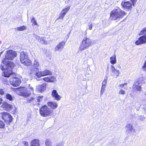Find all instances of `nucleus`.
Returning <instances> with one entry per match:
<instances>
[{"instance_id":"obj_28","label":"nucleus","mask_w":146,"mask_h":146,"mask_svg":"<svg viewBox=\"0 0 146 146\" xmlns=\"http://www.w3.org/2000/svg\"><path fill=\"white\" fill-rule=\"evenodd\" d=\"M39 42L42 44H46L48 43V41L46 40L45 38L44 37H41V38L40 39Z\"/></svg>"},{"instance_id":"obj_17","label":"nucleus","mask_w":146,"mask_h":146,"mask_svg":"<svg viewBox=\"0 0 146 146\" xmlns=\"http://www.w3.org/2000/svg\"><path fill=\"white\" fill-rule=\"evenodd\" d=\"M111 70L112 76L117 77L119 76L120 73L119 70L115 69L114 66H111Z\"/></svg>"},{"instance_id":"obj_30","label":"nucleus","mask_w":146,"mask_h":146,"mask_svg":"<svg viewBox=\"0 0 146 146\" xmlns=\"http://www.w3.org/2000/svg\"><path fill=\"white\" fill-rule=\"evenodd\" d=\"M136 83H137L138 84L142 85L143 83H144L143 78V77H141L139 78Z\"/></svg>"},{"instance_id":"obj_42","label":"nucleus","mask_w":146,"mask_h":146,"mask_svg":"<svg viewBox=\"0 0 146 146\" xmlns=\"http://www.w3.org/2000/svg\"><path fill=\"white\" fill-rule=\"evenodd\" d=\"M88 29L90 30H91L92 28V23H89L88 25Z\"/></svg>"},{"instance_id":"obj_38","label":"nucleus","mask_w":146,"mask_h":146,"mask_svg":"<svg viewBox=\"0 0 146 146\" xmlns=\"http://www.w3.org/2000/svg\"><path fill=\"white\" fill-rule=\"evenodd\" d=\"M5 125L4 123L2 121L0 120V128H3Z\"/></svg>"},{"instance_id":"obj_27","label":"nucleus","mask_w":146,"mask_h":146,"mask_svg":"<svg viewBox=\"0 0 146 146\" xmlns=\"http://www.w3.org/2000/svg\"><path fill=\"white\" fill-rule=\"evenodd\" d=\"M45 145L46 146H52V143L49 139H46L45 140Z\"/></svg>"},{"instance_id":"obj_31","label":"nucleus","mask_w":146,"mask_h":146,"mask_svg":"<svg viewBox=\"0 0 146 146\" xmlns=\"http://www.w3.org/2000/svg\"><path fill=\"white\" fill-rule=\"evenodd\" d=\"M5 98L6 99L10 101H12L13 100L14 97L11 95L9 94H7L5 96Z\"/></svg>"},{"instance_id":"obj_19","label":"nucleus","mask_w":146,"mask_h":146,"mask_svg":"<svg viewBox=\"0 0 146 146\" xmlns=\"http://www.w3.org/2000/svg\"><path fill=\"white\" fill-rule=\"evenodd\" d=\"M51 95L53 98L57 100H59L61 99V97L58 95L57 91L55 90L52 91Z\"/></svg>"},{"instance_id":"obj_6","label":"nucleus","mask_w":146,"mask_h":146,"mask_svg":"<svg viewBox=\"0 0 146 146\" xmlns=\"http://www.w3.org/2000/svg\"><path fill=\"white\" fill-rule=\"evenodd\" d=\"M136 0H127L126 1H123L121 5L123 7L127 9L131 10L132 5H134Z\"/></svg>"},{"instance_id":"obj_40","label":"nucleus","mask_w":146,"mask_h":146,"mask_svg":"<svg viewBox=\"0 0 146 146\" xmlns=\"http://www.w3.org/2000/svg\"><path fill=\"white\" fill-rule=\"evenodd\" d=\"M42 100V96L38 97L37 99V101L39 102L41 101Z\"/></svg>"},{"instance_id":"obj_25","label":"nucleus","mask_w":146,"mask_h":146,"mask_svg":"<svg viewBox=\"0 0 146 146\" xmlns=\"http://www.w3.org/2000/svg\"><path fill=\"white\" fill-rule=\"evenodd\" d=\"M31 146H40L39 141L38 139H35L32 141L31 143Z\"/></svg>"},{"instance_id":"obj_35","label":"nucleus","mask_w":146,"mask_h":146,"mask_svg":"<svg viewBox=\"0 0 146 146\" xmlns=\"http://www.w3.org/2000/svg\"><path fill=\"white\" fill-rule=\"evenodd\" d=\"M106 87L105 86H102L101 89V90L100 92V95H102L103 94L105 90V88Z\"/></svg>"},{"instance_id":"obj_14","label":"nucleus","mask_w":146,"mask_h":146,"mask_svg":"<svg viewBox=\"0 0 146 146\" xmlns=\"http://www.w3.org/2000/svg\"><path fill=\"white\" fill-rule=\"evenodd\" d=\"M40 65L38 62V60L35 59L34 61L33 64V68H31L32 71H35L36 72H38Z\"/></svg>"},{"instance_id":"obj_2","label":"nucleus","mask_w":146,"mask_h":146,"mask_svg":"<svg viewBox=\"0 0 146 146\" xmlns=\"http://www.w3.org/2000/svg\"><path fill=\"white\" fill-rule=\"evenodd\" d=\"M92 45V40L88 38H84L80 46V50L83 51Z\"/></svg>"},{"instance_id":"obj_50","label":"nucleus","mask_w":146,"mask_h":146,"mask_svg":"<svg viewBox=\"0 0 146 146\" xmlns=\"http://www.w3.org/2000/svg\"><path fill=\"white\" fill-rule=\"evenodd\" d=\"M145 96H146V92L145 93Z\"/></svg>"},{"instance_id":"obj_44","label":"nucleus","mask_w":146,"mask_h":146,"mask_svg":"<svg viewBox=\"0 0 146 146\" xmlns=\"http://www.w3.org/2000/svg\"><path fill=\"white\" fill-rule=\"evenodd\" d=\"M139 119L143 121L144 119V117L143 116H141L139 117Z\"/></svg>"},{"instance_id":"obj_34","label":"nucleus","mask_w":146,"mask_h":146,"mask_svg":"<svg viewBox=\"0 0 146 146\" xmlns=\"http://www.w3.org/2000/svg\"><path fill=\"white\" fill-rule=\"evenodd\" d=\"M31 22L32 23V25H37V24L36 23V21L34 17H33L31 21Z\"/></svg>"},{"instance_id":"obj_24","label":"nucleus","mask_w":146,"mask_h":146,"mask_svg":"<svg viewBox=\"0 0 146 146\" xmlns=\"http://www.w3.org/2000/svg\"><path fill=\"white\" fill-rule=\"evenodd\" d=\"M141 85L135 82L133 85V90L135 91H141Z\"/></svg>"},{"instance_id":"obj_8","label":"nucleus","mask_w":146,"mask_h":146,"mask_svg":"<svg viewBox=\"0 0 146 146\" xmlns=\"http://www.w3.org/2000/svg\"><path fill=\"white\" fill-rule=\"evenodd\" d=\"M52 72L50 70H45L43 71H38L35 73V75L38 78L46 76L51 75Z\"/></svg>"},{"instance_id":"obj_46","label":"nucleus","mask_w":146,"mask_h":146,"mask_svg":"<svg viewBox=\"0 0 146 146\" xmlns=\"http://www.w3.org/2000/svg\"><path fill=\"white\" fill-rule=\"evenodd\" d=\"M25 146H28V143L27 142H25Z\"/></svg>"},{"instance_id":"obj_13","label":"nucleus","mask_w":146,"mask_h":146,"mask_svg":"<svg viewBox=\"0 0 146 146\" xmlns=\"http://www.w3.org/2000/svg\"><path fill=\"white\" fill-rule=\"evenodd\" d=\"M1 114L2 115V117L3 119L9 123L11 122L12 117L9 113L3 112L1 113Z\"/></svg>"},{"instance_id":"obj_39","label":"nucleus","mask_w":146,"mask_h":146,"mask_svg":"<svg viewBox=\"0 0 146 146\" xmlns=\"http://www.w3.org/2000/svg\"><path fill=\"white\" fill-rule=\"evenodd\" d=\"M127 84L126 83H124L123 84H120L119 85V88L120 89H122V88H123L125 85H126Z\"/></svg>"},{"instance_id":"obj_9","label":"nucleus","mask_w":146,"mask_h":146,"mask_svg":"<svg viewBox=\"0 0 146 146\" xmlns=\"http://www.w3.org/2000/svg\"><path fill=\"white\" fill-rule=\"evenodd\" d=\"M17 56V53L16 52L12 50H10L7 51L5 56V58L7 60L8 59L11 60L13 59Z\"/></svg>"},{"instance_id":"obj_43","label":"nucleus","mask_w":146,"mask_h":146,"mask_svg":"<svg viewBox=\"0 0 146 146\" xmlns=\"http://www.w3.org/2000/svg\"><path fill=\"white\" fill-rule=\"evenodd\" d=\"M63 144L62 142H59L56 145V146H63Z\"/></svg>"},{"instance_id":"obj_5","label":"nucleus","mask_w":146,"mask_h":146,"mask_svg":"<svg viewBox=\"0 0 146 146\" xmlns=\"http://www.w3.org/2000/svg\"><path fill=\"white\" fill-rule=\"evenodd\" d=\"M2 62L3 64H1L0 68L3 71L7 70L8 68H13L15 66L14 63L9 62L8 60H7L6 59H3Z\"/></svg>"},{"instance_id":"obj_16","label":"nucleus","mask_w":146,"mask_h":146,"mask_svg":"<svg viewBox=\"0 0 146 146\" xmlns=\"http://www.w3.org/2000/svg\"><path fill=\"white\" fill-rule=\"evenodd\" d=\"M45 81L48 82H53L56 81V77L54 76L47 77L42 79Z\"/></svg>"},{"instance_id":"obj_10","label":"nucleus","mask_w":146,"mask_h":146,"mask_svg":"<svg viewBox=\"0 0 146 146\" xmlns=\"http://www.w3.org/2000/svg\"><path fill=\"white\" fill-rule=\"evenodd\" d=\"M9 82L10 84L12 85L15 86H17L20 85L21 81L19 78L14 77L10 78Z\"/></svg>"},{"instance_id":"obj_15","label":"nucleus","mask_w":146,"mask_h":146,"mask_svg":"<svg viewBox=\"0 0 146 146\" xmlns=\"http://www.w3.org/2000/svg\"><path fill=\"white\" fill-rule=\"evenodd\" d=\"M28 58L27 54L24 52H21L20 53V60L22 62H24Z\"/></svg>"},{"instance_id":"obj_48","label":"nucleus","mask_w":146,"mask_h":146,"mask_svg":"<svg viewBox=\"0 0 146 146\" xmlns=\"http://www.w3.org/2000/svg\"><path fill=\"white\" fill-rule=\"evenodd\" d=\"M30 88L31 89V91H32L31 92H33V88H32V87H30Z\"/></svg>"},{"instance_id":"obj_21","label":"nucleus","mask_w":146,"mask_h":146,"mask_svg":"<svg viewBox=\"0 0 146 146\" xmlns=\"http://www.w3.org/2000/svg\"><path fill=\"white\" fill-rule=\"evenodd\" d=\"M12 68H8V70H5L3 72L2 75L5 77H9L13 73L11 70Z\"/></svg>"},{"instance_id":"obj_36","label":"nucleus","mask_w":146,"mask_h":146,"mask_svg":"<svg viewBox=\"0 0 146 146\" xmlns=\"http://www.w3.org/2000/svg\"><path fill=\"white\" fill-rule=\"evenodd\" d=\"M107 81L106 80H104L102 82V86H103L106 87L107 84Z\"/></svg>"},{"instance_id":"obj_1","label":"nucleus","mask_w":146,"mask_h":146,"mask_svg":"<svg viewBox=\"0 0 146 146\" xmlns=\"http://www.w3.org/2000/svg\"><path fill=\"white\" fill-rule=\"evenodd\" d=\"M125 14L126 13L117 7L111 12L110 18L115 20L123 18Z\"/></svg>"},{"instance_id":"obj_3","label":"nucleus","mask_w":146,"mask_h":146,"mask_svg":"<svg viewBox=\"0 0 146 146\" xmlns=\"http://www.w3.org/2000/svg\"><path fill=\"white\" fill-rule=\"evenodd\" d=\"M53 112L52 110L45 105L42 106L40 110V114L42 117H46L51 116Z\"/></svg>"},{"instance_id":"obj_26","label":"nucleus","mask_w":146,"mask_h":146,"mask_svg":"<svg viewBox=\"0 0 146 146\" xmlns=\"http://www.w3.org/2000/svg\"><path fill=\"white\" fill-rule=\"evenodd\" d=\"M110 62L111 64H116V56L114 55L113 56L111 57L110 58Z\"/></svg>"},{"instance_id":"obj_33","label":"nucleus","mask_w":146,"mask_h":146,"mask_svg":"<svg viewBox=\"0 0 146 146\" xmlns=\"http://www.w3.org/2000/svg\"><path fill=\"white\" fill-rule=\"evenodd\" d=\"M125 91L121 89L118 92V94H119L124 95L125 94Z\"/></svg>"},{"instance_id":"obj_23","label":"nucleus","mask_w":146,"mask_h":146,"mask_svg":"<svg viewBox=\"0 0 146 146\" xmlns=\"http://www.w3.org/2000/svg\"><path fill=\"white\" fill-rule=\"evenodd\" d=\"M46 85V84L45 83L39 85L36 87V89L38 91L40 92H43L45 89Z\"/></svg>"},{"instance_id":"obj_20","label":"nucleus","mask_w":146,"mask_h":146,"mask_svg":"<svg viewBox=\"0 0 146 146\" xmlns=\"http://www.w3.org/2000/svg\"><path fill=\"white\" fill-rule=\"evenodd\" d=\"M2 108L7 111H9L12 109V106L10 104H8L7 102H3L1 105Z\"/></svg>"},{"instance_id":"obj_12","label":"nucleus","mask_w":146,"mask_h":146,"mask_svg":"<svg viewBox=\"0 0 146 146\" xmlns=\"http://www.w3.org/2000/svg\"><path fill=\"white\" fill-rule=\"evenodd\" d=\"M126 133L127 135H132V132H135V129L133 127V124L129 123L125 126Z\"/></svg>"},{"instance_id":"obj_7","label":"nucleus","mask_w":146,"mask_h":146,"mask_svg":"<svg viewBox=\"0 0 146 146\" xmlns=\"http://www.w3.org/2000/svg\"><path fill=\"white\" fill-rule=\"evenodd\" d=\"M14 90L15 91L20 92V95L23 97H27L31 95V92L28 91L26 88H17L14 89Z\"/></svg>"},{"instance_id":"obj_47","label":"nucleus","mask_w":146,"mask_h":146,"mask_svg":"<svg viewBox=\"0 0 146 146\" xmlns=\"http://www.w3.org/2000/svg\"><path fill=\"white\" fill-rule=\"evenodd\" d=\"M2 102V99L1 98H0V104H1Z\"/></svg>"},{"instance_id":"obj_37","label":"nucleus","mask_w":146,"mask_h":146,"mask_svg":"<svg viewBox=\"0 0 146 146\" xmlns=\"http://www.w3.org/2000/svg\"><path fill=\"white\" fill-rule=\"evenodd\" d=\"M142 69L143 70L146 71V61L145 62L144 65L142 66Z\"/></svg>"},{"instance_id":"obj_29","label":"nucleus","mask_w":146,"mask_h":146,"mask_svg":"<svg viewBox=\"0 0 146 146\" xmlns=\"http://www.w3.org/2000/svg\"><path fill=\"white\" fill-rule=\"evenodd\" d=\"M24 65L27 66L30 65L32 64V62L29 58H28L24 62H22Z\"/></svg>"},{"instance_id":"obj_41","label":"nucleus","mask_w":146,"mask_h":146,"mask_svg":"<svg viewBox=\"0 0 146 146\" xmlns=\"http://www.w3.org/2000/svg\"><path fill=\"white\" fill-rule=\"evenodd\" d=\"M34 37L36 39L38 40V41L41 38V37H40L39 36L36 35H34Z\"/></svg>"},{"instance_id":"obj_11","label":"nucleus","mask_w":146,"mask_h":146,"mask_svg":"<svg viewBox=\"0 0 146 146\" xmlns=\"http://www.w3.org/2000/svg\"><path fill=\"white\" fill-rule=\"evenodd\" d=\"M70 8V6H66L65 8L63 9L60 13L59 17L56 20L63 19L66 13L69 10Z\"/></svg>"},{"instance_id":"obj_22","label":"nucleus","mask_w":146,"mask_h":146,"mask_svg":"<svg viewBox=\"0 0 146 146\" xmlns=\"http://www.w3.org/2000/svg\"><path fill=\"white\" fill-rule=\"evenodd\" d=\"M47 105L52 110H54L58 106V104L56 103L53 102H48Z\"/></svg>"},{"instance_id":"obj_45","label":"nucleus","mask_w":146,"mask_h":146,"mask_svg":"<svg viewBox=\"0 0 146 146\" xmlns=\"http://www.w3.org/2000/svg\"><path fill=\"white\" fill-rule=\"evenodd\" d=\"M4 92L3 90L0 89V94L2 95L4 94Z\"/></svg>"},{"instance_id":"obj_49","label":"nucleus","mask_w":146,"mask_h":146,"mask_svg":"<svg viewBox=\"0 0 146 146\" xmlns=\"http://www.w3.org/2000/svg\"><path fill=\"white\" fill-rule=\"evenodd\" d=\"M144 109L145 110H146V106H145V107H144Z\"/></svg>"},{"instance_id":"obj_32","label":"nucleus","mask_w":146,"mask_h":146,"mask_svg":"<svg viewBox=\"0 0 146 146\" xmlns=\"http://www.w3.org/2000/svg\"><path fill=\"white\" fill-rule=\"evenodd\" d=\"M16 29L18 31H21L26 30L27 28L24 26L19 27L16 28Z\"/></svg>"},{"instance_id":"obj_4","label":"nucleus","mask_w":146,"mask_h":146,"mask_svg":"<svg viewBox=\"0 0 146 146\" xmlns=\"http://www.w3.org/2000/svg\"><path fill=\"white\" fill-rule=\"evenodd\" d=\"M144 35L140 37L138 40L135 42L136 45H141L146 43V27L143 28L139 34L140 35Z\"/></svg>"},{"instance_id":"obj_18","label":"nucleus","mask_w":146,"mask_h":146,"mask_svg":"<svg viewBox=\"0 0 146 146\" xmlns=\"http://www.w3.org/2000/svg\"><path fill=\"white\" fill-rule=\"evenodd\" d=\"M65 42L64 41H62L60 42L55 47L54 50L58 51L62 50L65 45Z\"/></svg>"}]
</instances>
